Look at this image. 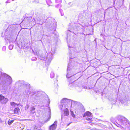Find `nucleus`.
<instances>
[{
  "label": "nucleus",
  "mask_w": 130,
  "mask_h": 130,
  "mask_svg": "<svg viewBox=\"0 0 130 130\" xmlns=\"http://www.w3.org/2000/svg\"><path fill=\"white\" fill-rule=\"evenodd\" d=\"M8 101L7 98L5 97L1 94H0V102L2 104H5L7 103Z\"/></svg>",
  "instance_id": "f257e3e1"
},
{
  "label": "nucleus",
  "mask_w": 130,
  "mask_h": 130,
  "mask_svg": "<svg viewBox=\"0 0 130 130\" xmlns=\"http://www.w3.org/2000/svg\"><path fill=\"white\" fill-rule=\"evenodd\" d=\"M92 115V113L90 112L87 111L85 112L83 114V117H90Z\"/></svg>",
  "instance_id": "f03ea898"
},
{
  "label": "nucleus",
  "mask_w": 130,
  "mask_h": 130,
  "mask_svg": "<svg viewBox=\"0 0 130 130\" xmlns=\"http://www.w3.org/2000/svg\"><path fill=\"white\" fill-rule=\"evenodd\" d=\"M20 112V108L18 107L14 108L13 110L14 114L18 115Z\"/></svg>",
  "instance_id": "7ed1b4c3"
},
{
  "label": "nucleus",
  "mask_w": 130,
  "mask_h": 130,
  "mask_svg": "<svg viewBox=\"0 0 130 130\" xmlns=\"http://www.w3.org/2000/svg\"><path fill=\"white\" fill-rule=\"evenodd\" d=\"M57 125L55 124H53L50 126L49 127V130H55L56 127Z\"/></svg>",
  "instance_id": "20e7f679"
},
{
  "label": "nucleus",
  "mask_w": 130,
  "mask_h": 130,
  "mask_svg": "<svg viewBox=\"0 0 130 130\" xmlns=\"http://www.w3.org/2000/svg\"><path fill=\"white\" fill-rule=\"evenodd\" d=\"M64 114L65 116H68L69 115V111L68 109L67 108H65L64 110Z\"/></svg>",
  "instance_id": "39448f33"
},
{
  "label": "nucleus",
  "mask_w": 130,
  "mask_h": 130,
  "mask_svg": "<svg viewBox=\"0 0 130 130\" xmlns=\"http://www.w3.org/2000/svg\"><path fill=\"white\" fill-rule=\"evenodd\" d=\"M126 119L124 117L121 116L119 118V121L121 122H123Z\"/></svg>",
  "instance_id": "423d86ee"
},
{
  "label": "nucleus",
  "mask_w": 130,
  "mask_h": 130,
  "mask_svg": "<svg viewBox=\"0 0 130 130\" xmlns=\"http://www.w3.org/2000/svg\"><path fill=\"white\" fill-rule=\"evenodd\" d=\"M19 105V103L17 104L14 102H10V105L11 106H14V107H15L16 106H18Z\"/></svg>",
  "instance_id": "0eeeda50"
},
{
  "label": "nucleus",
  "mask_w": 130,
  "mask_h": 130,
  "mask_svg": "<svg viewBox=\"0 0 130 130\" xmlns=\"http://www.w3.org/2000/svg\"><path fill=\"white\" fill-rule=\"evenodd\" d=\"M88 121V123H91L93 121V119L92 118H88L85 119Z\"/></svg>",
  "instance_id": "6e6552de"
},
{
  "label": "nucleus",
  "mask_w": 130,
  "mask_h": 130,
  "mask_svg": "<svg viewBox=\"0 0 130 130\" xmlns=\"http://www.w3.org/2000/svg\"><path fill=\"white\" fill-rule=\"evenodd\" d=\"M67 101H68V100L67 99L65 98H64L62 99V102L63 103H65L66 102H67Z\"/></svg>",
  "instance_id": "1a4fd4ad"
},
{
  "label": "nucleus",
  "mask_w": 130,
  "mask_h": 130,
  "mask_svg": "<svg viewBox=\"0 0 130 130\" xmlns=\"http://www.w3.org/2000/svg\"><path fill=\"white\" fill-rule=\"evenodd\" d=\"M14 121V120H12L8 121V124L9 125H11L12 124V123Z\"/></svg>",
  "instance_id": "9d476101"
},
{
  "label": "nucleus",
  "mask_w": 130,
  "mask_h": 130,
  "mask_svg": "<svg viewBox=\"0 0 130 130\" xmlns=\"http://www.w3.org/2000/svg\"><path fill=\"white\" fill-rule=\"evenodd\" d=\"M50 76L51 78H53L54 77V74L53 73H51L50 75Z\"/></svg>",
  "instance_id": "9b49d317"
},
{
  "label": "nucleus",
  "mask_w": 130,
  "mask_h": 130,
  "mask_svg": "<svg viewBox=\"0 0 130 130\" xmlns=\"http://www.w3.org/2000/svg\"><path fill=\"white\" fill-rule=\"evenodd\" d=\"M71 115L74 118H75V115L74 114L73 112V111H71Z\"/></svg>",
  "instance_id": "f8f14e48"
},
{
  "label": "nucleus",
  "mask_w": 130,
  "mask_h": 130,
  "mask_svg": "<svg viewBox=\"0 0 130 130\" xmlns=\"http://www.w3.org/2000/svg\"><path fill=\"white\" fill-rule=\"evenodd\" d=\"M29 106L28 104L26 105L25 107V109L26 110L28 109L29 108Z\"/></svg>",
  "instance_id": "ddd939ff"
},
{
  "label": "nucleus",
  "mask_w": 130,
  "mask_h": 130,
  "mask_svg": "<svg viewBox=\"0 0 130 130\" xmlns=\"http://www.w3.org/2000/svg\"><path fill=\"white\" fill-rule=\"evenodd\" d=\"M30 2H34L36 0H29Z\"/></svg>",
  "instance_id": "4468645a"
},
{
  "label": "nucleus",
  "mask_w": 130,
  "mask_h": 130,
  "mask_svg": "<svg viewBox=\"0 0 130 130\" xmlns=\"http://www.w3.org/2000/svg\"><path fill=\"white\" fill-rule=\"evenodd\" d=\"M33 108V110H35V108Z\"/></svg>",
  "instance_id": "2eb2a0df"
}]
</instances>
